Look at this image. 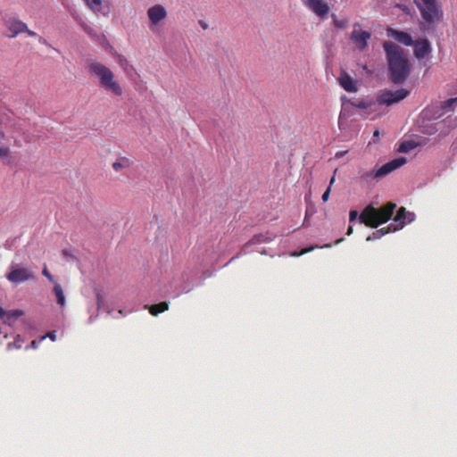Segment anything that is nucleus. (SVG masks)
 Masks as SVG:
<instances>
[{
	"mask_svg": "<svg viewBox=\"0 0 457 457\" xmlns=\"http://www.w3.org/2000/svg\"><path fill=\"white\" fill-rule=\"evenodd\" d=\"M330 190H331L330 187H328L327 188V190L323 193V195L321 196V199H322L323 202H327L328 200Z\"/></svg>",
	"mask_w": 457,
	"mask_h": 457,
	"instance_id": "29",
	"label": "nucleus"
},
{
	"mask_svg": "<svg viewBox=\"0 0 457 457\" xmlns=\"http://www.w3.org/2000/svg\"><path fill=\"white\" fill-rule=\"evenodd\" d=\"M22 315V312L20 310H14L12 312H6L5 320L17 319Z\"/></svg>",
	"mask_w": 457,
	"mask_h": 457,
	"instance_id": "27",
	"label": "nucleus"
},
{
	"mask_svg": "<svg viewBox=\"0 0 457 457\" xmlns=\"http://www.w3.org/2000/svg\"><path fill=\"white\" fill-rule=\"evenodd\" d=\"M147 16L152 29L167 17V11L162 4H154L147 10Z\"/></svg>",
	"mask_w": 457,
	"mask_h": 457,
	"instance_id": "10",
	"label": "nucleus"
},
{
	"mask_svg": "<svg viewBox=\"0 0 457 457\" xmlns=\"http://www.w3.org/2000/svg\"><path fill=\"white\" fill-rule=\"evenodd\" d=\"M395 207L396 204L394 203H387L378 209L372 205H368L359 217L360 222L365 224L367 227L378 228L379 225L390 220Z\"/></svg>",
	"mask_w": 457,
	"mask_h": 457,
	"instance_id": "2",
	"label": "nucleus"
},
{
	"mask_svg": "<svg viewBox=\"0 0 457 457\" xmlns=\"http://www.w3.org/2000/svg\"><path fill=\"white\" fill-rule=\"evenodd\" d=\"M352 233H353V227H352V226H349V227H348V229H347V233H346V234L349 236V235H351Z\"/></svg>",
	"mask_w": 457,
	"mask_h": 457,
	"instance_id": "38",
	"label": "nucleus"
},
{
	"mask_svg": "<svg viewBox=\"0 0 457 457\" xmlns=\"http://www.w3.org/2000/svg\"><path fill=\"white\" fill-rule=\"evenodd\" d=\"M42 274L52 283H56L54 281V277L51 275V273L48 271L46 266L44 267L43 270H42Z\"/></svg>",
	"mask_w": 457,
	"mask_h": 457,
	"instance_id": "28",
	"label": "nucleus"
},
{
	"mask_svg": "<svg viewBox=\"0 0 457 457\" xmlns=\"http://www.w3.org/2000/svg\"><path fill=\"white\" fill-rule=\"evenodd\" d=\"M420 29H421L422 30H426V29H427L426 26H425V25H423V24H421Z\"/></svg>",
	"mask_w": 457,
	"mask_h": 457,
	"instance_id": "42",
	"label": "nucleus"
},
{
	"mask_svg": "<svg viewBox=\"0 0 457 457\" xmlns=\"http://www.w3.org/2000/svg\"><path fill=\"white\" fill-rule=\"evenodd\" d=\"M95 294L98 310L105 311L109 313V307L108 305H106L104 301V298L106 296L105 290L104 288H95Z\"/></svg>",
	"mask_w": 457,
	"mask_h": 457,
	"instance_id": "17",
	"label": "nucleus"
},
{
	"mask_svg": "<svg viewBox=\"0 0 457 457\" xmlns=\"http://www.w3.org/2000/svg\"><path fill=\"white\" fill-rule=\"evenodd\" d=\"M24 32H26L30 37H35L37 35L36 32L29 29L28 28H27V30H25Z\"/></svg>",
	"mask_w": 457,
	"mask_h": 457,
	"instance_id": "36",
	"label": "nucleus"
},
{
	"mask_svg": "<svg viewBox=\"0 0 457 457\" xmlns=\"http://www.w3.org/2000/svg\"><path fill=\"white\" fill-rule=\"evenodd\" d=\"M87 35H91V32L87 29Z\"/></svg>",
	"mask_w": 457,
	"mask_h": 457,
	"instance_id": "46",
	"label": "nucleus"
},
{
	"mask_svg": "<svg viewBox=\"0 0 457 457\" xmlns=\"http://www.w3.org/2000/svg\"><path fill=\"white\" fill-rule=\"evenodd\" d=\"M35 278L34 272L27 268L11 267V271L6 275V278L13 284H21L25 281L32 280Z\"/></svg>",
	"mask_w": 457,
	"mask_h": 457,
	"instance_id": "7",
	"label": "nucleus"
},
{
	"mask_svg": "<svg viewBox=\"0 0 457 457\" xmlns=\"http://www.w3.org/2000/svg\"><path fill=\"white\" fill-rule=\"evenodd\" d=\"M324 247L329 248V247H331V244H327V245H324ZM321 248H323V246Z\"/></svg>",
	"mask_w": 457,
	"mask_h": 457,
	"instance_id": "43",
	"label": "nucleus"
},
{
	"mask_svg": "<svg viewBox=\"0 0 457 457\" xmlns=\"http://www.w3.org/2000/svg\"><path fill=\"white\" fill-rule=\"evenodd\" d=\"M383 48L386 54L392 82L395 84L403 82L410 74L409 61L403 50L390 41L384 42Z\"/></svg>",
	"mask_w": 457,
	"mask_h": 457,
	"instance_id": "1",
	"label": "nucleus"
},
{
	"mask_svg": "<svg viewBox=\"0 0 457 457\" xmlns=\"http://www.w3.org/2000/svg\"><path fill=\"white\" fill-rule=\"evenodd\" d=\"M405 163H406L405 157H398V158H395V159L386 162V164L382 165L377 170H372V171L364 173L361 177L364 179L373 177L374 179H379L388 175L395 170L402 167Z\"/></svg>",
	"mask_w": 457,
	"mask_h": 457,
	"instance_id": "5",
	"label": "nucleus"
},
{
	"mask_svg": "<svg viewBox=\"0 0 457 457\" xmlns=\"http://www.w3.org/2000/svg\"><path fill=\"white\" fill-rule=\"evenodd\" d=\"M416 146H417V143H415L412 140L403 141V143L400 144V145L398 147V152L408 153V152L413 150L414 148H416Z\"/></svg>",
	"mask_w": 457,
	"mask_h": 457,
	"instance_id": "23",
	"label": "nucleus"
},
{
	"mask_svg": "<svg viewBox=\"0 0 457 457\" xmlns=\"http://www.w3.org/2000/svg\"><path fill=\"white\" fill-rule=\"evenodd\" d=\"M37 341L33 340V341L31 342V347H33V348H37Z\"/></svg>",
	"mask_w": 457,
	"mask_h": 457,
	"instance_id": "40",
	"label": "nucleus"
},
{
	"mask_svg": "<svg viewBox=\"0 0 457 457\" xmlns=\"http://www.w3.org/2000/svg\"><path fill=\"white\" fill-rule=\"evenodd\" d=\"M47 337L52 340L54 341L56 339V333L55 331L49 332L47 334Z\"/></svg>",
	"mask_w": 457,
	"mask_h": 457,
	"instance_id": "34",
	"label": "nucleus"
},
{
	"mask_svg": "<svg viewBox=\"0 0 457 457\" xmlns=\"http://www.w3.org/2000/svg\"><path fill=\"white\" fill-rule=\"evenodd\" d=\"M342 241H343V238L337 239V240L336 241V244H339V243H340V242H342Z\"/></svg>",
	"mask_w": 457,
	"mask_h": 457,
	"instance_id": "44",
	"label": "nucleus"
},
{
	"mask_svg": "<svg viewBox=\"0 0 457 457\" xmlns=\"http://www.w3.org/2000/svg\"><path fill=\"white\" fill-rule=\"evenodd\" d=\"M360 29L361 25L355 23L350 38L360 51H363L367 47L368 40L370 38L371 35L369 31L361 30Z\"/></svg>",
	"mask_w": 457,
	"mask_h": 457,
	"instance_id": "8",
	"label": "nucleus"
},
{
	"mask_svg": "<svg viewBox=\"0 0 457 457\" xmlns=\"http://www.w3.org/2000/svg\"><path fill=\"white\" fill-rule=\"evenodd\" d=\"M347 153H348L347 150L337 152L336 154H335V158L336 159H340V158L344 157Z\"/></svg>",
	"mask_w": 457,
	"mask_h": 457,
	"instance_id": "31",
	"label": "nucleus"
},
{
	"mask_svg": "<svg viewBox=\"0 0 457 457\" xmlns=\"http://www.w3.org/2000/svg\"><path fill=\"white\" fill-rule=\"evenodd\" d=\"M54 293L56 296L57 303L61 306H64L65 304V296L63 294V290L60 284L55 283L54 287Z\"/></svg>",
	"mask_w": 457,
	"mask_h": 457,
	"instance_id": "21",
	"label": "nucleus"
},
{
	"mask_svg": "<svg viewBox=\"0 0 457 457\" xmlns=\"http://www.w3.org/2000/svg\"><path fill=\"white\" fill-rule=\"evenodd\" d=\"M147 308L149 310V312L153 316H157L158 314L169 310V303L168 302H161L159 303L147 306Z\"/></svg>",
	"mask_w": 457,
	"mask_h": 457,
	"instance_id": "18",
	"label": "nucleus"
},
{
	"mask_svg": "<svg viewBox=\"0 0 457 457\" xmlns=\"http://www.w3.org/2000/svg\"><path fill=\"white\" fill-rule=\"evenodd\" d=\"M202 27H203L204 29H206V25H205V24H202Z\"/></svg>",
	"mask_w": 457,
	"mask_h": 457,
	"instance_id": "45",
	"label": "nucleus"
},
{
	"mask_svg": "<svg viewBox=\"0 0 457 457\" xmlns=\"http://www.w3.org/2000/svg\"><path fill=\"white\" fill-rule=\"evenodd\" d=\"M456 103H457V97L449 98L442 103L441 108L446 112L448 109L453 108Z\"/></svg>",
	"mask_w": 457,
	"mask_h": 457,
	"instance_id": "25",
	"label": "nucleus"
},
{
	"mask_svg": "<svg viewBox=\"0 0 457 457\" xmlns=\"http://www.w3.org/2000/svg\"><path fill=\"white\" fill-rule=\"evenodd\" d=\"M387 36L393 37L396 41L401 44H403L406 46H411L413 45V40L411 36L404 31L396 30L394 29H387L386 30Z\"/></svg>",
	"mask_w": 457,
	"mask_h": 457,
	"instance_id": "15",
	"label": "nucleus"
},
{
	"mask_svg": "<svg viewBox=\"0 0 457 457\" xmlns=\"http://www.w3.org/2000/svg\"><path fill=\"white\" fill-rule=\"evenodd\" d=\"M392 227H393V224H389L387 227H385V228H382L380 229H378V230L374 231L371 235H370L367 237V241H372V240L379 239L380 237H382L386 234H387L389 232H393L392 231Z\"/></svg>",
	"mask_w": 457,
	"mask_h": 457,
	"instance_id": "19",
	"label": "nucleus"
},
{
	"mask_svg": "<svg viewBox=\"0 0 457 457\" xmlns=\"http://www.w3.org/2000/svg\"><path fill=\"white\" fill-rule=\"evenodd\" d=\"M129 166V160L125 158V157H121L120 159H118L115 162H113L112 164V168L113 170L118 172L120 171L121 169L123 168H127Z\"/></svg>",
	"mask_w": 457,
	"mask_h": 457,
	"instance_id": "24",
	"label": "nucleus"
},
{
	"mask_svg": "<svg viewBox=\"0 0 457 457\" xmlns=\"http://www.w3.org/2000/svg\"><path fill=\"white\" fill-rule=\"evenodd\" d=\"M409 93L410 92L404 88L395 91L386 90L378 96L377 102L380 105L389 106L403 100L408 96Z\"/></svg>",
	"mask_w": 457,
	"mask_h": 457,
	"instance_id": "6",
	"label": "nucleus"
},
{
	"mask_svg": "<svg viewBox=\"0 0 457 457\" xmlns=\"http://www.w3.org/2000/svg\"><path fill=\"white\" fill-rule=\"evenodd\" d=\"M9 154L8 148H0V156H7Z\"/></svg>",
	"mask_w": 457,
	"mask_h": 457,
	"instance_id": "33",
	"label": "nucleus"
},
{
	"mask_svg": "<svg viewBox=\"0 0 457 457\" xmlns=\"http://www.w3.org/2000/svg\"><path fill=\"white\" fill-rule=\"evenodd\" d=\"M414 220V214L406 211L404 207H400L394 218L392 231L403 228L407 223Z\"/></svg>",
	"mask_w": 457,
	"mask_h": 457,
	"instance_id": "9",
	"label": "nucleus"
},
{
	"mask_svg": "<svg viewBox=\"0 0 457 457\" xmlns=\"http://www.w3.org/2000/svg\"><path fill=\"white\" fill-rule=\"evenodd\" d=\"M13 344H14L16 348H21V345L20 344V340L15 341Z\"/></svg>",
	"mask_w": 457,
	"mask_h": 457,
	"instance_id": "37",
	"label": "nucleus"
},
{
	"mask_svg": "<svg viewBox=\"0 0 457 457\" xmlns=\"http://www.w3.org/2000/svg\"><path fill=\"white\" fill-rule=\"evenodd\" d=\"M358 216V212L357 211H351L350 213H349V220L350 222L353 221Z\"/></svg>",
	"mask_w": 457,
	"mask_h": 457,
	"instance_id": "30",
	"label": "nucleus"
},
{
	"mask_svg": "<svg viewBox=\"0 0 457 457\" xmlns=\"http://www.w3.org/2000/svg\"><path fill=\"white\" fill-rule=\"evenodd\" d=\"M332 17H333V23H334L335 27H337L338 29H345L347 27L348 21L346 19L339 20L335 15H333Z\"/></svg>",
	"mask_w": 457,
	"mask_h": 457,
	"instance_id": "26",
	"label": "nucleus"
},
{
	"mask_svg": "<svg viewBox=\"0 0 457 457\" xmlns=\"http://www.w3.org/2000/svg\"><path fill=\"white\" fill-rule=\"evenodd\" d=\"M412 46H414V54L418 59L425 58L432 50L430 42L427 38L413 41Z\"/></svg>",
	"mask_w": 457,
	"mask_h": 457,
	"instance_id": "13",
	"label": "nucleus"
},
{
	"mask_svg": "<svg viewBox=\"0 0 457 457\" xmlns=\"http://www.w3.org/2000/svg\"><path fill=\"white\" fill-rule=\"evenodd\" d=\"M6 312L0 306V318L5 320Z\"/></svg>",
	"mask_w": 457,
	"mask_h": 457,
	"instance_id": "35",
	"label": "nucleus"
},
{
	"mask_svg": "<svg viewBox=\"0 0 457 457\" xmlns=\"http://www.w3.org/2000/svg\"><path fill=\"white\" fill-rule=\"evenodd\" d=\"M4 25L12 32L10 37H15L18 34L27 30V24L15 18L5 20Z\"/></svg>",
	"mask_w": 457,
	"mask_h": 457,
	"instance_id": "14",
	"label": "nucleus"
},
{
	"mask_svg": "<svg viewBox=\"0 0 457 457\" xmlns=\"http://www.w3.org/2000/svg\"><path fill=\"white\" fill-rule=\"evenodd\" d=\"M414 3L426 23L432 24L439 19V8L436 0H414Z\"/></svg>",
	"mask_w": 457,
	"mask_h": 457,
	"instance_id": "4",
	"label": "nucleus"
},
{
	"mask_svg": "<svg viewBox=\"0 0 457 457\" xmlns=\"http://www.w3.org/2000/svg\"><path fill=\"white\" fill-rule=\"evenodd\" d=\"M339 84L340 86L347 92H355L357 87L351 78L346 72L341 73L339 77Z\"/></svg>",
	"mask_w": 457,
	"mask_h": 457,
	"instance_id": "16",
	"label": "nucleus"
},
{
	"mask_svg": "<svg viewBox=\"0 0 457 457\" xmlns=\"http://www.w3.org/2000/svg\"><path fill=\"white\" fill-rule=\"evenodd\" d=\"M272 239V237H268L267 235H264V234H257V235H254L245 245V247H247L248 245H257V244H262V243H266V242H269Z\"/></svg>",
	"mask_w": 457,
	"mask_h": 457,
	"instance_id": "20",
	"label": "nucleus"
},
{
	"mask_svg": "<svg viewBox=\"0 0 457 457\" xmlns=\"http://www.w3.org/2000/svg\"><path fill=\"white\" fill-rule=\"evenodd\" d=\"M373 136L374 137H378L379 136V130L378 129H376L374 132H373Z\"/></svg>",
	"mask_w": 457,
	"mask_h": 457,
	"instance_id": "41",
	"label": "nucleus"
},
{
	"mask_svg": "<svg viewBox=\"0 0 457 457\" xmlns=\"http://www.w3.org/2000/svg\"><path fill=\"white\" fill-rule=\"evenodd\" d=\"M351 104L358 109H368V108H370L372 105L375 104V102H373L372 100H364V99H360V100H356V101H353L351 103Z\"/></svg>",
	"mask_w": 457,
	"mask_h": 457,
	"instance_id": "22",
	"label": "nucleus"
},
{
	"mask_svg": "<svg viewBox=\"0 0 457 457\" xmlns=\"http://www.w3.org/2000/svg\"><path fill=\"white\" fill-rule=\"evenodd\" d=\"M89 68L98 79L100 87L106 92L117 96L122 95L123 90L121 86L115 79L113 72L108 67L100 62H92Z\"/></svg>",
	"mask_w": 457,
	"mask_h": 457,
	"instance_id": "3",
	"label": "nucleus"
},
{
	"mask_svg": "<svg viewBox=\"0 0 457 457\" xmlns=\"http://www.w3.org/2000/svg\"><path fill=\"white\" fill-rule=\"evenodd\" d=\"M304 6L317 16L324 18L329 12V7L324 0H302Z\"/></svg>",
	"mask_w": 457,
	"mask_h": 457,
	"instance_id": "11",
	"label": "nucleus"
},
{
	"mask_svg": "<svg viewBox=\"0 0 457 457\" xmlns=\"http://www.w3.org/2000/svg\"><path fill=\"white\" fill-rule=\"evenodd\" d=\"M87 7L97 16L107 17L111 12L109 0H87Z\"/></svg>",
	"mask_w": 457,
	"mask_h": 457,
	"instance_id": "12",
	"label": "nucleus"
},
{
	"mask_svg": "<svg viewBox=\"0 0 457 457\" xmlns=\"http://www.w3.org/2000/svg\"><path fill=\"white\" fill-rule=\"evenodd\" d=\"M335 182V176H333L331 179H330V181H329V187H331V186L333 185V183Z\"/></svg>",
	"mask_w": 457,
	"mask_h": 457,
	"instance_id": "39",
	"label": "nucleus"
},
{
	"mask_svg": "<svg viewBox=\"0 0 457 457\" xmlns=\"http://www.w3.org/2000/svg\"><path fill=\"white\" fill-rule=\"evenodd\" d=\"M314 248H315V247H313V246H312V247H310V248H305V249L302 250L300 253H295L294 255H295V256H299V255H302V254L307 253H309V252L312 251Z\"/></svg>",
	"mask_w": 457,
	"mask_h": 457,
	"instance_id": "32",
	"label": "nucleus"
}]
</instances>
